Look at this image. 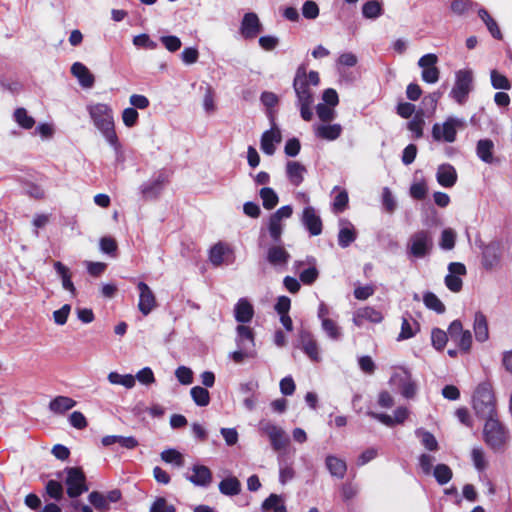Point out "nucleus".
Masks as SVG:
<instances>
[{"mask_svg": "<svg viewBox=\"0 0 512 512\" xmlns=\"http://www.w3.org/2000/svg\"><path fill=\"white\" fill-rule=\"evenodd\" d=\"M150 512H176L173 505H169L165 498H157L150 508Z\"/></svg>", "mask_w": 512, "mask_h": 512, "instance_id": "774afa93", "label": "nucleus"}, {"mask_svg": "<svg viewBox=\"0 0 512 512\" xmlns=\"http://www.w3.org/2000/svg\"><path fill=\"white\" fill-rule=\"evenodd\" d=\"M71 73L78 79L82 87L91 88L94 85L95 78L84 64L75 62L71 66Z\"/></svg>", "mask_w": 512, "mask_h": 512, "instance_id": "5701e85b", "label": "nucleus"}, {"mask_svg": "<svg viewBox=\"0 0 512 512\" xmlns=\"http://www.w3.org/2000/svg\"><path fill=\"white\" fill-rule=\"evenodd\" d=\"M108 381L114 385H122L127 389L135 386V377L131 374H119L117 372H110L108 374Z\"/></svg>", "mask_w": 512, "mask_h": 512, "instance_id": "e433bc0d", "label": "nucleus"}, {"mask_svg": "<svg viewBox=\"0 0 512 512\" xmlns=\"http://www.w3.org/2000/svg\"><path fill=\"white\" fill-rule=\"evenodd\" d=\"M290 259V254L282 245H272L266 253V260L274 267H284Z\"/></svg>", "mask_w": 512, "mask_h": 512, "instance_id": "6ab92c4d", "label": "nucleus"}, {"mask_svg": "<svg viewBox=\"0 0 512 512\" xmlns=\"http://www.w3.org/2000/svg\"><path fill=\"white\" fill-rule=\"evenodd\" d=\"M483 440L493 451H503L510 441V432L496 416L485 421Z\"/></svg>", "mask_w": 512, "mask_h": 512, "instance_id": "20e7f679", "label": "nucleus"}, {"mask_svg": "<svg viewBox=\"0 0 512 512\" xmlns=\"http://www.w3.org/2000/svg\"><path fill=\"white\" fill-rule=\"evenodd\" d=\"M322 329L333 340H338L341 337V330L337 323L332 319H324L322 322Z\"/></svg>", "mask_w": 512, "mask_h": 512, "instance_id": "603ef678", "label": "nucleus"}, {"mask_svg": "<svg viewBox=\"0 0 512 512\" xmlns=\"http://www.w3.org/2000/svg\"><path fill=\"white\" fill-rule=\"evenodd\" d=\"M16 122L24 129H30L34 126L35 120L27 114L24 108H18L14 112Z\"/></svg>", "mask_w": 512, "mask_h": 512, "instance_id": "09e8293b", "label": "nucleus"}, {"mask_svg": "<svg viewBox=\"0 0 512 512\" xmlns=\"http://www.w3.org/2000/svg\"><path fill=\"white\" fill-rule=\"evenodd\" d=\"M259 431L261 434L266 435L269 438L275 451L285 449L289 444V438L285 431L268 420H262L259 422Z\"/></svg>", "mask_w": 512, "mask_h": 512, "instance_id": "1a4fd4ad", "label": "nucleus"}, {"mask_svg": "<svg viewBox=\"0 0 512 512\" xmlns=\"http://www.w3.org/2000/svg\"><path fill=\"white\" fill-rule=\"evenodd\" d=\"M423 301L427 308L434 310L435 312L441 314L445 312V305L441 302V300L432 292H427L423 296Z\"/></svg>", "mask_w": 512, "mask_h": 512, "instance_id": "a19ab883", "label": "nucleus"}, {"mask_svg": "<svg viewBox=\"0 0 512 512\" xmlns=\"http://www.w3.org/2000/svg\"><path fill=\"white\" fill-rule=\"evenodd\" d=\"M362 13L366 18L375 19L382 14V7L378 1H368L363 5Z\"/></svg>", "mask_w": 512, "mask_h": 512, "instance_id": "de8ad7c7", "label": "nucleus"}, {"mask_svg": "<svg viewBox=\"0 0 512 512\" xmlns=\"http://www.w3.org/2000/svg\"><path fill=\"white\" fill-rule=\"evenodd\" d=\"M88 112L94 125L101 131L108 143L116 146L118 138L114 130L112 109L107 104L97 103L88 106Z\"/></svg>", "mask_w": 512, "mask_h": 512, "instance_id": "f03ea898", "label": "nucleus"}, {"mask_svg": "<svg viewBox=\"0 0 512 512\" xmlns=\"http://www.w3.org/2000/svg\"><path fill=\"white\" fill-rule=\"evenodd\" d=\"M164 183V179L162 177H158L156 180L151 183H147L142 185L141 192L145 198H153L156 197L160 190L162 189Z\"/></svg>", "mask_w": 512, "mask_h": 512, "instance_id": "58836bf2", "label": "nucleus"}, {"mask_svg": "<svg viewBox=\"0 0 512 512\" xmlns=\"http://www.w3.org/2000/svg\"><path fill=\"white\" fill-rule=\"evenodd\" d=\"M416 435L421 439V443L426 449L430 451L438 450V442L433 434L423 429H418L416 430Z\"/></svg>", "mask_w": 512, "mask_h": 512, "instance_id": "37998d69", "label": "nucleus"}, {"mask_svg": "<svg viewBox=\"0 0 512 512\" xmlns=\"http://www.w3.org/2000/svg\"><path fill=\"white\" fill-rule=\"evenodd\" d=\"M306 172V167L298 161H288L286 164L287 178L294 186H299L303 182Z\"/></svg>", "mask_w": 512, "mask_h": 512, "instance_id": "4be33fe9", "label": "nucleus"}, {"mask_svg": "<svg viewBox=\"0 0 512 512\" xmlns=\"http://www.w3.org/2000/svg\"><path fill=\"white\" fill-rule=\"evenodd\" d=\"M46 492L51 498L60 500L63 496V486L56 480H49L46 484Z\"/></svg>", "mask_w": 512, "mask_h": 512, "instance_id": "680f3d73", "label": "nucleus"}, {"mask_svg": "<svg viewBox=\"0 0 512 512\" xmlns=\"http://www.w3.org/2000/svg\"><path fill=\"white\" fill-rule=\"evenodd\" d=\"M432 344L437 350H442L447 343L448 334L441 329L432 330Z\"/></svg>", "mask_w": 512, "mask_h": 512, "instance_id": "052dcab7", "label": "nucleus"}, {"mask_svg": "<svg viewBox=\"0 0 512 512\" xmlns=\"http://www.w3.org/2000/svg\"><path fill=\"white\" fill-rule=\"evenodd\" d=\"M191 397L198 406H207L210 402V395L207 389L195 386L191 389Z\"/></svg>", "mask_w": 512, "mask_h": 512, "instance_id": "79ce46f5", "label": "nucleus"}, {"mask_svg": "<svg viewBox=\"0 0 512 512\" xmlns=\"http://www.w3.org/2000/svg\"><path fill=\"white\" fill-rule=\"evenodd\" d=\"M137 288L140 292L138 308L144 316H147L156 307L155 295L144 282H139Z\"/></svg>", "mask_w": 512, "mask_h": 512, "instance_id": "dca6fc26", "label": "nucleus"}, {"mask_svg": "<svg viewBox=\"0 0 512 512\" xmlns=\"http://www.w3.org/2000/svg\"><path fill=\"white\" fill-rule=\"evenodd\" d=\"M53 266H54L56 272L58 273V275L61 277L62 287L65 290L69 291L72 294V296H75L76 288H75L73 282L71 281V273H70L68 267H66L60 261H55Z\"/></svg>", "mask_w": 512, "mask_h": 512, "instance_id": "7c9ffc66", "label": "nucleus"}, {"mask_svg": "<svg viewBox=\"0 0 512 512\" xmlns=\"http://www.w3.org/2000/svg\"><path fill=\"white\" fill-rule=\"evenodd\" d=\"M326 467L332 476L340 479L344 478L347 470L345 461L336 456H328L326 458Z\"/></svg>", "mask_w": 512, "mask_h": 512, "instance_id": "2f4dec72", "label": "nucleus"}, {"mask_svg": "<svg viewBox=\"0 0 512 512\" xmlns=\"http://www.w3.org/2000/svg\"><path fill=\"white\" fill-rule=\"evenodd\" d=\"M348 201V193L345 190H339L332 204L333 211L335 213L343 212L348 206Z\"/></svg>", "mask_w": 512, "mask_h": 512, "instance_id": "13d9d810", "label": "nucleus"}, {"mask_svg": "<svg viewBox=\"0 0 512 512\" xmlns=\"http://www.w3.org/2000/svg\"><path fill=\"white\" fill-rule=\"evenodd\" d=\"M262 29V24L256 13L248 12L244 15L241 22L240 32L245 39L255 38Z\"/></svg>", "mask_w": 512, "mask_h": 512, "instance_id": "2eb2a0df", "label": "nucleus"}, {"mask_svg": "<svg viewBox=\"0 0 512 512\" xmlns=\"http://www.w3.org/2000/svg\"><path fill=\"white\" fill-rule=\"evenodd\" d=\"M465 126V121L456 117H449L443 124L435 123L432 128V137L436 141L452 143L456 140L458 129Z\"/></svg>", "mask_w": 512, "mask_h": 512, "instance_id": "423d86ee", "label": "nucleus"}, {"mask_svg": "<svg viewBox=\"0 0 512 512\" xmlns=\"http://www.w3.org/2000/svg\"><path fill=\"white\" fill-rule=\"evenodd\" d=\"M448 271L449 273L445 277V285L450 291L457 293L462 289L461 276L466 275V267L460 262H452L448 265Z\"/></svg>", "mask_w": 512, "mask_h": 512, "instance_id": "9b49d317", "label": "nucleus"}, {"mask_svg": "<svg viewBox=\"0 0 512 512\" xmlns=\"http://www.w3.org/2000/svg\"><path fill=\"white\" fill-rule=\"evenodd\" d=\"M160 41L165 46V48L170 52H175L181 48L182 42L180 38L177 36H162Z\"/></svg>", "mask_w": 512, "mask_h": 512, "instance_id": "69168bd1", "label": "nucleus"}, {"mask_svg": "<svg viewBox=\"0 0 512 512\" xmlns=\"http://www.w3.org/2000/svg\"><path fill=\"white\" fill-rule=\"evenodd\" d=\"M214 98H215L214 89L210 85H207L205 87V93H204V97H203V107H204V110L209 114H212L216 111V105H215Z\"/></svg>", "mask_w": 512, "mask_h": 512, "instance_id": "864d4df0", "label": "nucleus"}, {"mask_svg": "<svg viewBox=\"0 0 512 512\" xmlns=\"http://www.w3.org/2000/svg\"><path fill=\"white\" fill-rule=\"evenodd\" d=\"M77 402L68 396H56L49 404V410L58 415H63L76 406Z\"/></svg>", "mask_w": 512, "mask_h": 512, "instance_id": "b1692460", "label": "nucleus"}, {"mask_svg": "<svg viewBox=\"0 0 512 512\" xmlns=\"http://www.w3.org/2000/svg\"><path fill=\"white\" fill-rule=\"evenodd\" d=\"M187 479L196 486L206 487L212 482V473L207 466L194 465L192 467V475Z\"/></svg>", "mask_w": 512, "mask_h": 512, "instance_id": "412c9836", "label": "nucleus"}, {"mask_svg": "<svg viewBox=\"0 0 512 512\" xmlns=\"http://www.w3.org/2000/svg\"><path fill=\"white\" fill-rule=\"evenodd\" d=\"M341 132L342 126L340 124L314 126V133L316 137L324 140H336L341 135Z\"/></svg>", "mask_w": 512, "mask_h": 512, "instance_id": "cd10ccee", "label": "nucleus"}, {"mask_svg": "<svg viewBox=\"0 0 512 512\" xmlns=\"http://www.w3.org/2000/svg\"><path fill=\"white\" fill-rule=\"evenodd\" d=\"M382 204L388 213H393L397 207L396 200L388 187H384L382 191Z\"/></svg>", "mask_w": 512, "mask_h": 512, "instance_id": "bf43d9fd", "label": "nucleus"}, {"mask_svg": "<svg viewBox=\"0 0 512 512\" xmlns=\"http://www.w3.org/2000/svg\"><path fill=\"white\" fill-rule=\"evenodd\" d=\"M473 89V73L463 69L456 72L455 84L450 92L452 98L459 104H464Z\"/></svg>", "mask_w": 512, "mask_h": 512, "instance_id": "0eeeda50", "label": "nucleus"}, {"mask_svg": "<svg viewBox=\"0 0 512 512\" xmlns=\"http://www.w3.org/2000/svg\"><path fill=\"white\" fill-rule=\"evenodd\" d=\"M254 315L252 304L246 299L241 298L234 308L235 319L240 323L250 322Z\"/></svg>", "mask_w": 512, "mask_h": 512, "instance_id": "a878e982", "label": "nucleus"}, {"mask_svg": "<svg viewBox=\"0 0 512 512\" xmlns=\"http://www.w3.org/2000/svg\"><path fill=\"white\" fill-rule=\"evenodd\" d=\"M139 114L135 108L129 107L123 110L122 120L125 126L133 127L138 121Z\"/></svg>", "mask_w": 512, "mask_h": 512, "instance_id": "338daca9", "label": "nucleus"}, {"mask_svg": "<svg viewBox=\"0 0 512 512\" xmlns=\"http://www.w3.org/2000/svg\"><path fill=\"white\" fill-rule=\"evenodd\" d=\"M382 319H383V316L379 311H377L371 307H365L363 309H360L356 313L353 321L357 326H361L364 321L379 323L382 321Z\"/></svg>", "mask_w": 512, "mask_h": 512, "instance_id": "c756f323", "label": "nucleus"}, {"mask_svg": "<svg viewBox=\"0 0 512 512\" xmlns=\"http://www.w3.org/2000/svg\"><path fill=\"white\" fill-rule=\"evenodd\" d=\"M230 252L229 246L219 242L210 249L209 259L213 265L219 266L224 262V257Z\"/></svg>", "mask_w": 512, "mask_h": 512, "instance_id": "f704fd0d", "label": "nucleus"}, {"mask_svg": "<svg viewBox=\"0 0 512 512\" xmlns=\"http://www.w3.org/2000/svg\"><path fill=\"white\" fill-rule=\"evenodd\" d=\"M473 328L477 341L485 342L489 338L488 322L480 311L475 313Z\"/></svg>", "mask_w": 512, "mask_h": 512, "instance_id": "c85d7f7f", "label": "nucleus"}, {"mask_svg": "<svg viewBox=\"0 0 512 512\" xmlns=\"http://www.w3.org/2000/svg\"><path fill=\"white\" fill-rule=\"evenodd\" d=\"M316 113H317L319 119L323 122H330L336 116V112H335L334 108L332 106H329V105H326L323 103H319L316 106Z\"/></svg>", "mask_w": 512, "mask_h": 512, "instance_id": "6e6d98bb", "label": "nucleus"}, {"mask_svg": "<svg viewBox=\"0 0 512 512\" xmlns=\"http://www.w3.org/2000/svg\"><path fill=\"white\" fill-rule=\"evenodd\" d=\"M260 197L263 201L264 208L268 210L273 209L278 204V196L272 188H262L260 190Z\"/></svg>", "mask_w": 512, "mask_h": 512, "instance_id": "ea45409f", "label": "nucleus"}, {"mask_svg": "<svg viewBox=\"0 0 512 512\" xmlns=\"http://www.w3.org/2000/svg\"><path fill=\"white\" fill-rule=\"evenodd\" d=\"M501 260V243L490 242L482 250V266L486 270H492L499 266Z\"/></svg>", "mask_w": 512, "mask_h": 512, "instance_id": "ddd939ff", "label": "nucleus"}, {"mask_svg": "<svg viewBox=\"0 0 512 512\" xmlns=\"http://www.w3.org/2000/svg\"><path fill=\"white\" fill-rule=\"evenodd\" d=\"M494 144L489 139L479 140L477 143V155L478 157L486 163H491L493 160V150Z\"/></svg>", "mask_w": 512, "mask_h": 512, "instance_id": "c9c22d12", "label": "nucleus"}, {"mask_svg": "<svg viewBox=\"0 0 512 512\" xmlns=\"http://www.w3.org/2000/svg\"><path fill=\"white\" fill-rule=\"evenodd\" d=\"M490 78L491 84L495 89L509 90L511 88V83L508 78L497 70L491 71Z\"/></svg>", "mask_w": 512, "mask_h": 512, "instance_id": "49530a36", "label": "nucleus"}, {"mask_svg": "<svg viewBox=\"0 0 512 512\" xmlns=\"http://www.w3.org/2000/svg\"><path fill=\"white\" fill-rule=\"evenodd\" d=\"M456 233L451 228L444 229L441 234L439 245L444 250H451L455 246Z\"/></svg>", "mask_w": 512, "mask_h": 512, "instance_id": "8fccbe9b", "label": "nucleus"}, {"mask_svg": "<svg viewBox=\"0 0 512 512\" xmlns=\"http://www.w3.org/2000/svg\"><path fill=\"white\" fill-rule=\"evenodd\" d=\"M457 180L455 168L450 164H442L437 170V181L441 186L452 187Z\"/></svg>", "mask_w": 512, "mask_h": 512, "instance_id": "bb28decb", "label": "nucleus"}, {"mask_svg": "<svg viewBox=\"0 0 512 512\" xmlns=\"http://www.w3.org/2000/svg\"><path fill=\"white\" fill-rule=\"evenodd\" d=\"M425 124L423 114L417 113L414 118L408 123V129L415 134V138H420L423 135V126Z\"/></svg>", "mask_w": 512, "mask_h": 512, "instance_id": "4d7b16f0", "label": "nucleus"}, {"mask_svg": "<svg viewBox=\"0 0 512 512\" xmlns=\"http://www.w3.org/2000/svg\"><path fill=\"white\" fill-rule=\"evenodd\" d=\"M319 74L316 71L306 72L305 66L297 68L293 81V88L297 96L301 117L305 121H310L313 117L311 105L314 103V95L310 89V84L317 86L319 84Z\"/></svg>", "mask_w": 512, "mask_h": 512, "instance_id": "f257e3e1", "label": "nucleus"}, {"mask_svg": "<svg viewBox=\"0 0 512 512\" xmlns=\"http://www.w3.org/2000/svg\"><path fill=\"white\" fill-rule=\"evenodd\" d=\"M267 512H287L283 503V499L276 494H271L262 505Z\"/></svg>", "mask_w": 512, "mask_h": 512, "instance_id": "4c0bfd02", "label": "nucleus"}, {"mask_svg": "<svg viewBox=\"0 0 512 512\" xmlns=\"http://www.w3.org/2000/svg\"><path fill=\"white\" fill-rule=\"evenodd\" d=\"M390 382L399 389L405 398H413L416 395L417 385L407 369L403 367L396 368Z\"/></svg>", "mask_w": 512, "mask_h": 512, "instance_id": "9d476101", "label": "nucleus"}, {"mask_svg": "<svg viewBox=\"0 0 512 512\" xmlns=\"http://www.w3.org/2000/svg\"><path fill=\"white\" fill-rule=\"evenodd\" d=\"M302 223L313 236L322 233V220L312 206L305 207L302 213Z\"/></svg>", "mask_w": 512, "mask_h": 512, "instance_id": "f3484780", "label": "nucleus"}, {"mask_svg": "<svg viewBox=\"0 0 512 512\" xmlns=\"http://www.w3.org/2000/svg\"><path fill=\"white\" fill-rule=\"evenodd\" d=\"M69 423L72 427L79 430L85 429L88 425L86 417L80 411H74L70 414Z\"/></svg>", "mask_w": 512, "mask_h": 512, "instance_id": "0e129e2a", "label": "nucleus"}, {"mask_svg": "<svg viewBox=\"0 0 512 512\" xmlns=\"http://www.w3.org/2000/svg\"><path fill=\"white\" fill-rule=\"evenodd\" d=\"M339 224L338 244L342 248H347L356 240L357 231L353 224L346 219H341Z\"/></svg>", "mask_w": 512, "mask_h": 512, "instance_id": "aec40b11", "label": "nucleus"}, {"mask_svg": "<svg viewBox=\"0 0 512 512\" xmlns=\"http://www.w3.org/2000/svg\"><path fill=\"white\" fill-rule=\"evenodd\" d=\"M473 409L485 421L497 416L496 398L490 383L484 382L477 386L473 395Z\"/></svg>", "mask_w": 512, "mask_h": 512, "instance_id": "7ed1b4c3", "label": "nucleus"}, {"mask_svg": "<svg viewBox=\"0 0 512 512\" xmlns=\"http://www.w3.org/2000/svg\"><path fill=\"white\" fill-rule=\"evenodd\" d=\"M161 459L167 463H174L178 467L184 465V458L180 452L175 449H168L161 453Z\"/></svg>", "mask_w": 512, "mask_h": 512, "instance_id": "5fc2aeb1", "label": "nucleus"}, {"mask_svg": "<svg viewBox=\"0 0 512 512\" xmlns=\"http://www.w3.org/2000/svg\"><path fill=\"white\" fill-rule=\"evenodd\" d=\"M101 442L104 446H110L114 443H119L122 447L127 449H133L138 445L137 440L132 436L123 437L117 435H108L103 437Z\"/></svg>", "mask_w": 512, "mask_h": 512, "instance_id": "72a5a7b5", "label": "nucleus"}, {"mask_svg": "<svg viewBox=\"0 0 512 512\" xmlns=\"http://www.w3.org/2000/svg\"><path fill=\"white\" fill-rule=\"evenodd\" d=\"M298 346L303 350V352L309 357L311 361H321L318 344L310 332L306 330L300 331Z\"/></svg>", "mask_w": 512, "mask_h": 512, "instance_id": "4468645a", "label": "nucleus"}, {"mask_svg": "<svg viewBox=\"0 0 512 512\" xmlns=\"http://www.w3.org/2000/svg\"><path fill=\"white\" fill-rule=\"evenodd\" d=\"M219 490L224 495L235 496L241 491V483L234 476L227 477L219 483Z\"/></svg>", "mask_w": 512, "mask_h": 512, "instance_id": "473e14b6", "label": "nucleus"}, {"mask_svg": "<svg viewBox=\"0 0 512 512\" xmlns=\"http://www.w3.org/2000/svg\"><path fill=\"white\" fill-rule=\"evenodd\" d=\"M175 376L183 385H189L193 382V372L186 366H180L175 371Z\"/></svg>", "mask_w": 512, "mask_h": 512, "instance_id": "e2e57ef3", "label": "nucleus"}, {"mask_svg": "<svg viewBox=\"0 0 512 512\" xmlns=\"http://www.w3.org/2000/svg\"><path fill=\"white\" fill-rule=\"evenodd\" d=\"M236 332L237 347L251 352H256L253 330L248 326L238 325L236 328Z\"/></svg>", "mask_w": 512, "mask_h": 512, "instance_id": "a211bd4d", "label": "nucleus"}, {"mask_svg": "<svg viewBox=\"0 0 512 512\" xmlns=\"http://www.w3.org/2000/svg\"><path fill=\"white\" fill-rule=\"evenodd\" d=\"M433 236L428 230H418L410 235L406 243V253L410 258H425L433 249Z\"/></svg>", "mask_w": 512, "mask_h": 512, "instance_id": "39448f33", "label": "nucleus"}, {"mask_svg": "<svg viewBox=\"0 0 512 512\" xmlns=\"http://www.w3.org/2000/svg\"><path fill=\"white\" fill-rule=\"evenodd\" d=\"M438 57L435 54H426L422 56L418 65L422 68V79L427 83H435L439 79V69L436 67Z\"/></svg>", "mask_w": 512, "mask_h": 512, "instance_id": "f8f14e48", "label": "nucleus"}, {"mask_svg": "<svg viewBox=\"0 0 512 512\" xmlns=\"http://www.w3.org/2000/svg\"><path fill=\"white\" fill-rule=\"evenodd\" d=\"M88 500L97 510L106 511L109 509V504L103 493L92 491L88 496Z\"/></svg>", "mask_w": 512, "mask_h": 512, "instance_id": "3c124183", "label": "nucleus"}, {"mask_svg": "<svg viewBox=\"0 0 512 512\" xmlns=\"http://www.w3.org/2000/svg\"><path fill=\"white\" fill-rule=\"evenodd\" d=\"M433 474L440 485L448 483L452 478V470L446 464H438Z\"/></svg>", "mask_w": 512, "mask_h": 512, "instance_id": "c03bdc74", "label": "nucleus"}, {"mask_svg": "<svg viewBox=\"0 0 512 512\" xmlns=\"http://www.w3.org/2000/svg\"><path fill=\"white\" fill-rule=\"evenodd\" d=\"M65 472L67 474L65 484L70 498H77L88 491L86 476L80 467H69L65 469Z\"/></svg>", "mask_w": 512, "mask_h": 512, "instance_id": "6e6552de", "label": "nucleus"}, {"mask_svg": "<svg viewBox=\"0 0 512 512\" xmlns=\"http://www.w3.org/2000/svg\"><path fill=\"white\" fill-rule=\"evenodd\" d=\"M281 142V133L278 129H271L263 133L261 137V149L267 155L275 153V143Z\"/></svg>", "mask_w": 512, "mask_h": 512, "instance_id": "393cba45", "label": "nucleus"}, {"mask_svg": "<svg viewBox=\"0 0 512 512\" xmlns=\"http://www.w3.org/2000/svg\"><path fill=\"white\" fill-rule=\"evenodd\" d=\"M283 228H284V226H283L282 221L278 220L277 218H275L271 215L270 219H269L268 230H269V234H270L272 240L275 243L280 242Z\"/></svg>", "mask_w": 512, "mask_h": 512, "instance_id": "a18cd8bd", "label": "nucleus"}]
</instances>
